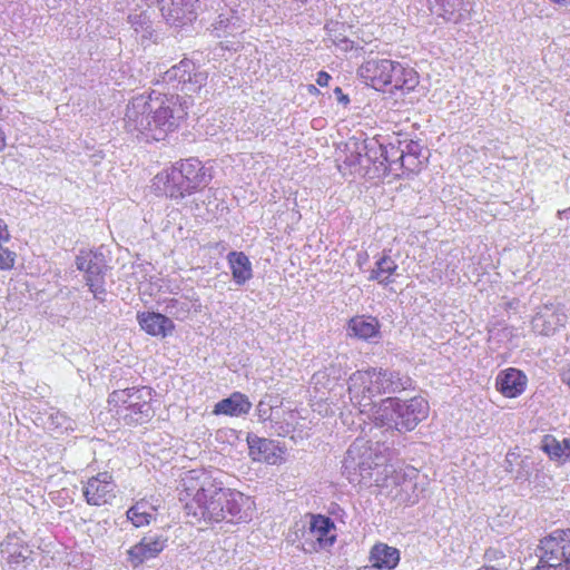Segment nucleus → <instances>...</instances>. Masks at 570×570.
I'll return each mask as SVG.
<instances>
[{"label":"nucleus","instance_id":"1","mask_svg":"<svg viewBox=\"0 0 570 570\" xmlns=\"http://www.w3.org/2000/svg\"><path fill=\"white\" fill-rule=\"evenodd\" d=\"M179 500L188 517L205 523H240L249 520L256 508L253 497L225 488L206 470L185 473Z\"/></svg>","mask_w":570,"mask_h":570},{"label":"nucleus","instance_id":"2","mask_svg":"<svg viewBox=\"0 0 570 570\" xmlns=\"http://www.w3.org/2000/svg\"><path fill=\"white\" fill-rule=\"evenodd\" d=\"M185 104L186 100L181 101L175 95L156 91L138 95L127 105L125 128L137 137L142 136L147 141L163 140L187 115Z\"/></svg>","mask_w":570,"mask_h":570},{"label":"nucleus","instance_id":"3","mask_svg":"<svg viewBox=\"0 0 570 570\" xmlns=\"http://www.w3.org/2000/svg\"><path fill=\"white\" fill-rule=\"evenodd\" d=\"M412 381L409 376L397 373H386L376 370L358 371L350 377V400L360 412H367L373 406V399L397 393L410 389Z\"/></svg>","mask_w":570,"mask_h":570},{"label":"nucleus","instance_id":"4","mask_svg":"<svg viewBox=\"0 0 570 570\" xmlns=\"http://www.w3.org/2000/svg\"><path fill=\"white\" fill-rule=\"evenodd\" d=\"M156 392L149 386H134L122 390H115L108 396V404L111 410L121 414L124 420L130 424H142L154 415L153 403Z\"/></svg>","mask_w":570,"mask_h":570},{"label":"nucleus","instance_id":"5","mask_svg":"<svg viewBox=\"0 0 570 570\" xmlns=\"http://www.w3.org/2000/svg\"><path fill=\"white\" fill-rule=\"evenodd\" d=\"M533 570H570V528L556 529L540 539Z\"/></svg>","mask_w":570,"mask_h":570},{"label":"nucleus","instance_id":"6","mask_svg":"<svg viewBox=\"0 0 570 570\" xmlns=\"http://www.w3.org/2000/svg\"><path fill=\"white\" fill-rule=\"evenodd\" d=\"M308 518V528L303 531L301 539L303 551L308 554L328 551L337 540L334 521L320 513H309Z\"/></svg>","mask_w":570,"mask_h":570},{"label":"nucleus","instance_id":"7","mask_svg":"<svg viewBox=\"0 0 570 570\" xmlns=\"http://www.w3.org/2000/svg\"><path fill=\"white\" fill-rule=\"evenodd\" d=\"M208 73L200 70L190 59H183L167 69L158 82L179 89L185 94L198 92L207 82Z\"/></svg>","mask_w":570,"mask_h":570},{"label":"nucleus","instance_id":"8","mask_svg":"<svg viewBox=\"0 0 570 570\" xmlns=\"http://www.w3.org/2000/svg\"><path fill=\"white\" fill-rule=\"evenodd\" d=\"M76 266L83 272L86 285L94 297L104 302L106 295L105 275L108 268L105 255L99 250L81 249L76 256Z\"/></svg>","mask_w":570,"mask_h":570},{"label":"nucleus","instance_id":"9","mask_svg":"<svg viewBox=\"0 0 570 570\" xmlns=\"http://www.w3.org/2000/svg\"><path fill=\"white\" fill-rule=\"evenodd\" d=\"M82 495L88 505L112 504L117 498V483L111 472L102 471L82 482Z\"/></svg>","mask_w":570,"mask_h":570},{"label":"nucleus","instance_id":"10","mask_svg":"<svg viewBox=\"0 0 570 570\" xmlns=\"http://www.w3.org/2000/svg\"><path fill=\"white\" fill-rule=\"evenodd\" d=\"M368 145L365 140L355 137L350 138L337 157V168L342 175H366V167L371 161L368 156Z\"/></svg>","mask_w":570,"mask_h":570},{"label":"nucleus","instance_id":"11","mask_svg":"<svg viewBox=\"0 0 570 570\" xmlns=\"http://www.w3.org/2000/svg\"><path fill=\"white\" fill-rule=\"evenodd\" d=\"M397 68V61L390 59H368L364 61L357 73L360 78L376 90H385L391 85V75Z\"/></svg>","mask_w":570,"mask_h":570},{"label":"nucleus","instance_id":"12","mask_svg":"<svg viewBox=\"0 0 570 570\" xmlns=\"http://www.w3.org/2000/svg\"><path fill=\"white\" fill-rule=\"evenodd\" d=\"M429 402L421 396H415L407 401L399 399L396 431L409 432L414 430L420 422L429 416Z\"/></svg>","mask_w":570,"mask_h":570},{"label":"nucleus","instance_id":"13","mask_svg":"<svg viewBox=\"0 0 570 570\" xmlns=\"http://www.w3.org/2000/svg\"><path fill=\"white\" fill-rule=\"evenodd\" d=\"M568 316L563 306L557 303H547L540 306L531 321L534 333L550 336L567 323Z\"/></svg>","mask_w":570,"mask_h":570},{"label":"nucleus","instance_id":"14","mask_svg":"<svg viewBox=\"0 0 570 570\" xmlns=\"http://www.w3.org/2000/svg\"><path fill=\"white\" fill-rule=\"evenodd\" d=\"M168 538L161 534L144 535L127 550V560L132 568L157 558L167 547Z\"/></svg>","mask_w":570,"mask_h":570},{"label":"nucleus","instance_id":"15","mask_svg":"<svg viewBox=\"0 0 570 570\" xmlns=\"http://www.w3.org/2000/svg\"><path fill=\"white\" fill-rule=\"evenodd\" d=\"M147 6H158L166 21L174 26L185 24L194 19L198 0H145Z\"/></svg>","mask_w":570,"mask_h":570},{"label":"nucleus","instance_id":"16","mask_svg":"<svg viewBox=\"0 0 570 570\" xmlns=\"http://www.w3.org/2000/svg\"><path fill=\"white\" fill-rule=\"evenodd\" d=\"M184 180V174L181 173L178 163H176L170 168L157 174L154 185L166 196L177 199L191 194Z\"/></svg>","mask_w":570,"mask_h":570},{"label":"nucleus","instance_id":"17","mask_svg":"<svg viewBox=\"0 0 570 570\" xmlns=\"http://www.w3.org/2000/svg\"><path fill=\"white\" fill-rule=\"evenodd\" d=\"M247 444L248 454L253 461L275 465L282 463L284 460L283 455L285 451L274 440L248 435Z\"/></svg>","mask_w":570,"mask_h":570},{"label":"nucleus","instance_id":"18","mask_svg":"<svg viewBox=\"0 0 570 570\" xmlns=\"http://www.w3.org/2000/svg\"><path fill=\"white\" fill-rule=\"evenodd\" d=\"M430 11L448 22L459 23L470 17L469 0H426Z\"/></svg>","mask_w":570,"mask_h":570},{"label":"nucleus","instance_id":"19","mask_svg":"<svg viewBox=\"0 0 570 570\" xmlns=\"http://www.w3.org/2000/svg\"><path fill=\"white\" fill-rule=\"evenodd\" d=\"M178 166L184 174V181L191 194L207 186L213 179L210 168L203 165V163L197 158L191 157L181 160L178 163Z\"/></svg>","mask_w":570,"mask_h":570},{"label":"nucleus","instance_id":"20","mask_svg":"<svg viewBox=\"0 0 570 570\" xmlns=\"http://www.w3.org/2000/svg\"><path fill=\"white\" fill-rule=\"evenodd\" d=\"M528 385L525 374L514 367L505 368L497 375L495 389L504 397L514 399L521 395Z\"/></svg>","mask_w":570,"mask_h":570},{"label":"nucleus","instance_id":"21","mask_svg":"<svg viewBox=\"0 0 570 570\" xmlns=\"http://www.w3.org/2000/svg\"><path fill=\"white\" fill-rule=\"evenodd\" d=\"M1 546L7 552L4 570H19L31 560L32 550L16 534H8Z\"/></svg>","mask_w":570,"mask_h":570},{"label":"nucleus","instance_id":"22","mask_svg":"<svg viewBox=\"0 0 570 570\" xmlns=\"http://www.w3.org/2000/svg\"><path fill=\"white\" fill-rule=\"evenodd\" d=\"M400 560V550L384 542H375L368 552L371 567L377 570H393L399 566Z\"/></svg>","mask_w":570,"mask_h":570},{"label":"nucleus","instance_id":"23","mask_svg":"<svg viewBox=\"0 0 570 570\" xmlns=\"http://www.w3.org/2000/svg\"><path fill=\"white\" fill-rule=\"evenodd\" d=\"M399 399L387 397L381 401L366 413L372 412L371 421L376 428H383L385 430H396V415H397Z\"/></svg>","mask_w":570,"mask_h":570},{"label":"nucleus","instance_id":"24","mask_svg":"<svg viewBox=\"0 0 570 570\" xmlns=\"http://www.w3.org/2000/svg\"><path fill=\"white\" fill-rule=\"evenodd\" d=\"M140 327L150 335L154 336H167L174 330L173 321L155 312H144L137 315Z\"/></svg>","mask_w":570,"mask_h":570},{"label":"nucleus","instance_id":"25","mask_svg":"<svg viewBox=\"0 0 570 570\" xmlns=\"http://www.w3.org/2000/svg\"><path fill=\"white\" fill-rule=\"evenodd\" d=\"M250 409L252 403L248 397L240 392H234L229 397L216 403L213 412L216 415L240 416L247 414Z\"/></svg>","mask_w":570,"mask_h":570},{"label":"nucleus","instance_id":"26","mask_svg":"<svg viewBox=\"0 0 570 570\" xmlns=\"http://www.w3.org/2000/svg\"><path fill=\"white\" fill-rule=\"evenodd\" d=\"M347 334L364 341L376 338L380 335V323L373 316H354L347 324Z\"/></svg>","mask_w":570,"mask_h":570},{"label":"nucleus","instance_id":"27","mask_svg":"<svg viewBox=\"0 0 570 570\" xmlns=\"http://www.w3.org/2000/svg\"><path fill=\"white\" fill-rule=\"evenodd\" d=\"M157 507L147 498L136 501L126 512L127 519L136 528L150 524L156 518Z\"/></svg>","mask_w":570,"mask_h":570},{"label":"nucleus","instance_id":"28","mask_svg":"<svg viewBox=\"0 0 570 570\" xmlns=\"http://www.w3.org/2000/svg\"><path fill=\"white\" fill-rule=\"evenodd\" d=\"M541 450L550 460L560 464L570 462V439L559 441L556 436L546 434L541 440Z\"/></svg>","mask_w":570,"mask_h":570},{"label":"nucleus","instance_id":"29","mask_svg":"<svg viewBox=\"0 0 570 570\" xmlns=\"http://www.w3.org/2000/svg\"><path fill=\"white\" fill-rule=\"evenodd\" d=\"M391 76V85L387 86L391 92L396 90L410 92L419 83L417 72L413 68L405 67L400 62H397V68H394Z\"/></svg>","mask_w":570,"mask_h":570},{"label":"nucleus","instance_id":"30","mask_svg":"<svg viewBox=\"0 0 570 570\" xmlns=\"http://www.w3.org/2000/svg\"><path fill=\"white\" fill-rule=\"evenodd\" d=\"M227 262L232 271L233 281L237 285H244L253 277V268L249 258L243 252H230Z\"/></svg>","mask_w":570,"mask_h":570},{"label":"nucleus","instance_id":"31","mask_svg":"<svg viewBox=\"0 0 570 570\" xmlns=\"http://www.w3.org/2000/svg\"><path fill=\"white\" fill-rule=\"evenodd\" d=\"M396 269L397 264L395 261L391 256L383 254V256L376 261L368 279L376 281L379 284L386 286L393 282L392 276Z\"/></svg>","mask_w":570,"mask_h":570},{"label":"nucleus","instance_id":"32","mask_svg":"<svg viewBox=\"0 0 570 570\" xmlns=\"http://www.w3.org/2000/svg\"><path fill=\"white\" fill-rule=\"evenodd\" d=\"M239 21L240 18L236 14V11L220 13L212 24V32L217 38L232 35L235 30L240 28Z\"/></svg>","mask_w":570,"mask_h":570},{"label":"nucleus","instance_id":"33","mask_svg":"<svg viewBox=\"0 0 570 570\" xmlns=\"http://www.w3.org/2000/svg\"><path fill=\"white\" fill-rule=\"evenodd\" d=\"M167 312L176 318L184 320L189 313V303L173 298L167 303Z\"/></svg>","mask_w":570,"mask_h":570},{"label":"nucleus","instance_id":"34","mask_svg":"<svg viewBox=\"0 0 570 570\" xmlns=\"http://www.w3.org/2000/svg\"><path fill=\"white\" fill-rule=\"evenodd\" d=\"M3 242H0V268L9 269L14 264V253L9 250L2 245Z\"/></svg>","mask_w":570,"mask_h":570},{"label":"nucleus","instance_id":"35","mask_svg":"<svg viewBox=\"0 0 570 570\" xmlns=\"http://www.w3.org/2000/svg\"><path fill=\"white\" fill-rule=\"evenodd\" d=\"M308 0H281V4L291 12H296L302 9V7Z\"/></svg>","mask_w":570,"mask_h":570},{"label":"nucleus","instance_id":"36","mask_svg":"<svg viewBox=\"0 0 570 570\" xmlns=\"http://www.w3.org/2000/svg\"><path fill=\"white\" fill-rule=\"evenodd\" d=\"M128 19H129V22L131 23V26L135 28L136 31H138L139 27L142 28V26L147 21V17L142 16V14H130L128 17Z\"/></svg>","mask_w":570,"mask_h":570},{"label":"nucleus","instance_id":"37","mask_svg":"<svg viewBox=\"0 0 570 570\" xmlns=\"http://www.w3.org/2000/svg\"><path fill=\"white\" fill-rule=\"evenodd\" d=\"M484 558L489 561H493L498 560L499 558H504V554L502 551L491 548L485 550Z\"/></svg>","mask_w":570,"mask_h":570},{"label":"nucleus","instance_id":"38","mask_svg":"<svg viewBox=\"0 0 570 570\" xmlns=\"http://www.w3.org/2000/svg\"><path fill=\"white\" fill-rule=\"evenodd\" d=\"M331 80V76L325 71H320L317 73L316 83L320 87H325L328 85V81Z\"/></svg>","mask_w":570,"mask_h":570},{"label":"nucleus","instance_id":"39","mask_svg":"<svg viewBox=\"0 0 570 570\" xmlns=\"http://www.w3.org/2000/svg\"><path fill=\"white\" fill-rule=\"evenodd\" d=\"M10 234L7 224L0 218V242H8Z\"/></svg>","mask_w":570,"mask_h":570},{"label":"nucleus","instance_id":"40","mask_svg":"<svg viewBox=\"0 0 570 570\" xmlns=\"http://www.w3.org/2000/svg\"><path fill=\"white\" fill-rule=\"evenodd\" d=\"M335 95L337 96V99L341 104L347 105L350 102V99L346 95L343 94L342 89L340 87H336L334 90Z\"/></svg>","mask_w":570,"mask_h":570},{"label":"nucleus","instance_id":"41","mask_svg":"<svg viewBox=\"0 0 570 570\" xmlns=\"http://www.w3.org/2000/svg\"><path fill=\"white\" fill-rule=\"evenodd\" d=\"M7 146V135L0 125V151H2Z\"/></svg>","mask_w":570,"mask_h":570},{"label":"nucleus","instance_id":"42","mask_svg":"<svg viewBox=\"0 0 570 570\" xmlns=\"http://www.w3.org/2000/svg\"><path fill=\"white\" fill-rule=\"evenodd\" d=\"M561 379L570 387V365L561 373Z\"/></svg>","mask_w":570,"mask_h":570},{"label":"nucleus","instance_id":"43","mask_svg":"<svg viewBox=\"0 0 570 570\" xmlns=\"http://www.w3.org/2000/svg\"><path fill=\"white\" fill-rule=\"evenodd\" d=\"M406 148H407L409 154H414L416 151V149L419 148V145L416 142H411V144L406 145Z\"/></svg>","mask_w":570,"mask_h":570},{"label":"nucleus","instance_id":"44","mask_svg":"<svg viewBox=\"0 0 570 570\" xmlns=\"http://www.w3.org/2000/svg\"><path fill=\"white\" fill-rule=\"evenodd\" d=\"M476 570H505V568H495L494 566L483 564Z\"/></svg>","mask_w":570,"mask_h":570},{"label":"nucleus","instance_id":"45","mask_svg":"<svg viewBox=\"0 0 570 570\" xmlns=\"http://www.w3.org/2000/svg\"><path fill=\"white\" fill-rule=\"evenodd\" d=\"M366 257H367L366 253H358L357 254V264L361 266L362 262H364V259H366Z\"/></svg>","mask_w":570,"mask_h":570},{"label":"nucleus","instance_id":"46","mask_svg":"<svg viewBox=\"0 0 570 570\" xmlns=\"http://www.w3.org/2000/svg\"><path fill=\"white\" fill-rule=\"evenodd\" d=\"M553 3L560 4V6H570V0H550Z\"/></svg>","mask_w":570,"mask_h":570},{"label":"nucleus","instance_id":"47","mask_svg":"<svg viewBox=\"0 0 570 570\" xmlns=\"http://www.w3.org/2000/svg\"><path fill=\"white\" fill-rule=\"evenodd\" d=\"M570 215V207L563 210L558 212V216L561 218L563 216L568 217Z\"/></svg>","mask_w":570,"mask_h":570},{"label":"nucleus","instance_id":"48","mask_svg":"<svg viewBox=\"0 0 570 570\" xmlns=\"http://www.w3.org/2000/svg\"><path fill=\"white\" fill-rule=\"evenodd\" d=\"M308 92L309 94H317L318 89L314 85L308 86Z\"/></svg>","mask_w":570,"mask_h":570},{"label":"nucleus","instance_id":"49","mask_svg":"<svg viewBox=\"0 0 570 570\" xmlns=\"http://www.w3.org/2000/svg\"><path fill=\"white\" fill-rule=\"evenodd\" d=\"M518 304H519V302H518V301H513V302H510V303L508 304V307H509V308H514Z\"/></svg>","mask_w":570,"mask_h":570},{"label":"nucleus","instance_id":"50","mask_svg":"<svg viewBox=\"0 0 570 570\" xmlns=\"http://www.w3.org/2000/svg\"><path fill=\"white\" fill-rule=\"evenodd\" d=\"M404 154H405V151H404V150H402V154H401V156H400V158H401L402 160H403V159H404V157H405V155H404Z\"/></svg>","mask_w":570,"mask_h":570},{"label":"nucleus","instance_id":"51","mask_svg":"<svg viewBox=\"0 0 570 570\" xmlns=\"http://www.w3.org/2000/svg\"><path fill=\"white\" fill-rule=\"evenodd\" d=\"M148 118H149L150 120H154V114H150V116H148Z\"/></svg>","mask_w":570,"mask_h":570}]
</instances>
